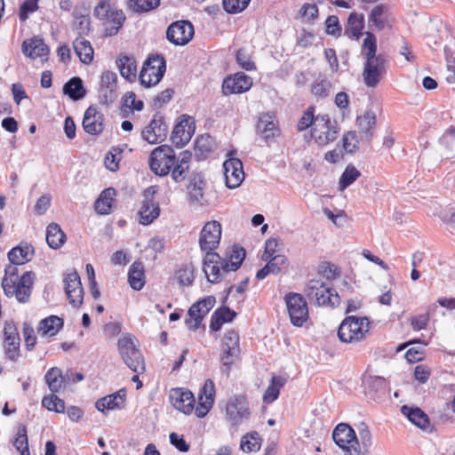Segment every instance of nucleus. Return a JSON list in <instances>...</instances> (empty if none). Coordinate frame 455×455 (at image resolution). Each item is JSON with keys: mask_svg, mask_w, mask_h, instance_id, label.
<instances>
[{"mask_svg": "<svg viewBox=\"0 0 455 455\" xmlns=\"http://www.w3.org/2000/svg\"><path fill=\"white\" fill-rule=\"evenodd\" d=\"M94 16L102 21L104 34L107 36L116 35L125 20L123 11L116 8L109 0H101L95 6Z\"/></svg>", "mask_w": 455, "mask_h": 455, "instance_id": "nucleus-5", "label": "nucleus"}, {"mask_svg": "<svg viewBox=\"0 0 455 455\" xmlns=\"http://www.w3.org/2000/svg\"><path fill=\"white\" fill-rule=\"evenodd\" d=\"M365 385L370 391L375 393L381 392L387 389V381L384 377L380 376H368L364 379Z\"/></svg>", "mask_w": 455, "mask_h": 455, "instance_id": "nucleus-58", "label": "nucleus"}, {"mask_svg": "<svg viewBox=\"0 0 455 455\" xmlns=\"http://www.w3.org/2000/svg\"><path fill=\"white\" fill-rule=\"evenodd\" d=\"M56 393H52V395L44 396L42 400V405L45 409L54 412H64L65 411V403L64 401L59 398Z\"/></svg>", "mask_w": 455, "mask_h": 455, "instance_id": "nucleus-54", "label": "nucleus"}, {"mask_svg": "<svg viewBox=\"0 0 455 455\" xmlns=\"http://www.w3.org/2000/svg\"><path fill=\"white\" fill-rule=\"evenodd\" d=\"M3 347L5 356L15 362L20 355V337L13 323H5L4 326Z\"/></svg>", "mask_w": 455, "mask_h": 455, "instance_id": "nucleus-19", "label": "nucleus"}, {"mask_svg": "<svg viewBox=\"0 0 455 455\" xmlns=\"http://www.w3.org/2000/svg\"><path fill=\"white\" fill-rule=\"evenodd\" d=\"M226 417L232 426H239L251 417V410L246 397L235 395L228 399L225 406Z\"/></svg>", "mask_w": 455, "mask_h": 455, "instance_id": "nucleus-12", "label": "nucleus"}, {"mask_svg": "<svg viewBox=\"0 0 455 455\" xmlns=\"http://www.w3.org/2000/svg\"><path fill=\"white\" fill-rule=\"evenodd\" d=\"M204 271L209 282L216 283L221 281L224 275V260L217 252L206 253L203 260Z\"/></svg>", "mask_w": 455, "mask_h": 455, "instance_id": "nucleus-24", "label": "nucleus"}, {"mask_svg": "<svg viewBox=\"0 0 455 455\" xmlns=\"http://www.w3.org/2000/svg\"><path fill=\"white\" fill-rule=\"evenodd\" d=\"M325 32L334 37H339L342 34V28L339 20L336 15H330L325 20Z\"/></svg>", "mask_w": 455, "mask_h": 455, "instance_id": "nucleus-64", "label": "nucleus"}, {"mask_svg": "<svg viewBox=\"0 0 455 455\" xmlns=\"http://www.w3.org/2000/svg\"><path fill=\"white\" fill-rule=\"evenodd\" d=\"M318 272L320 275L329 280H334L340 275V270L339 267L328 261H324L319 266Z\"/></svg>", "mask_w": 455, "mask_h": 455, "instance_id": "nucleus-62", "label": "nucleus"}, {"mask_svg": "<svg viewBox=\"0 0 455 455\" xmlns=\"http://www.w3.org/2000/svg\"><path fill=\"white\" fill-rule=\"evenodd\" d=\"M176 158L172 148L168 145H161L151 152L148 160L149 167L156 175L166 176L175 164Z\"/></svg>", "mask_w": 455, "mask_h": 455, "instance_id": "nucleus-10", "label": "nucleus"}, {"mask_svg": "<svg viewBox=\"0 0 455 455\" xmlns=\"http://www.w3.org/2000/svg\"><path fill=\"white\" fill-rule=\"evenodd\" d=\"M226 186L228 188H238L244 180L243 163L240 159L231 157L223 164Z\"/></svg>", "mask_w": 455, "mask_h": 455, "instance_id": "nucleus-25", "label": "nucleus"}, {"mask_svg": "<svg viewBox=\"0 0 455 455\" xmlns=\"http://www.w3.org/2000/svg\"><path fill=\"white\" fill-rule=\"evenodd\" d=\"M116 65L123 77L130 82L137 78V62L133 56L120 54L116 60Z\"/></svg>", "mask_w": 455, "mask_h": 455, "instance_id": "nucleus-35", "label": "nucleus"}, {"mask_svg": "<svg viewBox=\"0 0 455 455\" xmlns=\"http://www.w3.org/2000/svg\"><path fill=\"white\" fill-rule=\"evenodd\" d=\"M63 93L73 100L83 99L86 94V91L82 79L78 76L70 78L63 86Z\"/></svg>", "mask_w": 455, "mask_h": 455, "instance_id": "nucleus-44", "label": "nucleus"}, {"mask_svg": "<svg viewBox=\"0 0 455 455\" xmlns=\"http://www.w3.org/2000/svg\"><path fill=\"white\" fill-rule=\"evenodd\" d=\"M165 70L166 61L162 55H149L140 72V84L145 87L156 85L162 80Z\"/></svg>", "mask_w": 455, "mask_h": 455, "instance_id": "nucleus-8", "label": "nucleus"}, {"mask_svg": "<svg viewBox=\"0 0 455 455\" xmlns=\"http://www.w3.org/2000/svg\"><path fill=\"white\" fill-rule=\"evenodd\" d=\"M364 16L363 13L352 12L347 21L345 35L351 40L358 41L363 35Z\"/></svg>", "mask_w": 455, "mask_h": 455, "instance_id": "nucleus-31", "label": "nucleus"}, {"mask_svg": "<svg viewBox=\"0 0 455 455\" xmlns=\"http://www.w3.org/2000/svg\"><path fill=\"white\" fill-rule=\"evenodd\" d=\"M357 429L359 439L355 430L346 423L338 424L332 431L334 443L345 451V455H364L372 444L371 433L367 424L361 422Z\"/></svg>", "mask_w": 455, "mask_h": 455, "instance_id": "nucleus-2", "label": "nucleus"}, {"mask_svg": "<svg viewBox=\"0 0 455 455\" xmlns=\"http://www.w3.org/2000/svg\"><path fill=\"white\" fill-rule=\"evenodd\" d=\"M360 175V172L354 165L348 164L339 178V190H345L353 184Z\"/></svg>", "mask_w": 455, "mask_h": 455, "instance_id": "nucleus-49", "label": "nucleus"}, {"mask_svg": "<svg viewBox=\"0 0 455 455\" xmlns=\"http://www.w3.org/2000/svg\"><path fill=\"white\" fill-rule=\"evenodd\" d=\"M13 444L20 455H29L26 426L20 425L19 427Z\"/></svg>", "mask_w": 455, "mask_h": 455, "instance_id": "nucleus-53", "label": "nucleus"}, {"mask_svg": "<svg viewBox=\"0 0 455 455\" xmlns=\"http://www.w3.org/2000/svg\"><path fill=\"white\" fill-rule=\"evenodd\" d=\"M291 323L301 327L308 319V307L305 298L296 292H289L284 297Z\"/></svg>", "mask_w": 455, "mask_h": 455, "instance_id": "nucleus-13", "label": "nucleus"}, {"mask_svg": "<svg viewBox=\"0 0 455 455\" xmlns=\"http://www.w3.org/2000/svg\"><path fill=\"white\" fill-rule=\"evenodd\" d=\"M371 322L367 316L348 315L338 328V338L346 344H356L364 341L371 333Z\"/></svg>", "mask_w": 455, "mask_h": 455, "instance_id": "nucleus-4", "label": "nucleus"}, {"mask_svg": "<svg viewBox=\"0 0 455 455\" xmlns=\"http://www.w3.org/2000/svg\"><path fill=\"white\" fill-rule=\"evenodd\" d=\"M315 108L314 106L308 107L302 114L297 124V130L303 132L308 128H313L316 123Z\"/></svg>", "mask_w": 455, "mask_h": 455, "instance_id": "nucleus-50", "label": "nucleus"}, {"mask_svg": "<svg viewBox=\"0 0 455 455\" xmlns=\"http://www.w3.org/2000/svg\"><path fill=\"white\" fill-rule=\"evenodd\" d=\"M35 279L36 274L33 271H25L20 275L19 268L6 265L1 284L6 297H14L19 302L26 303L31 296Z\"/></svg>", "mask_w": 455, "mask_h": 455, "instance_id": "nucleus-3", "label": "nucleus"}, {"mask_svg": "<svg viewBox=\"0 0 455 455\" xmlns=\"http://www.w3.org/2000/svg\"><path fill=\"white\" fill-rule=\"evenodd\" d=\"M215 298L212 296L205 297L192 304L188 311V317L185 323L188 330H197L207 314L215 305Z\"/></svg>", "mask_w": 455, "mask_h": 455, "instance_id": "nucleus-14", "label": "nucleus"}, {"mask_svg": "<svg viewBox=\"0 0 455 455\" xmlns=\"http://www.w3.org/2000/svg\"><path fill=\"white\" fill-rule=\"evenodd\" d=\"M359 129L364 132H370L376 124V117L372 112H365L362 116L357 118Z\"/></svg>", "mask_w": 455, "mask_h": 455, "instance_id": "nucleus-61", "label": "nucleus"}, {"mask_svg": "<svg viewBox=\"0 0 455 455\" xmlns=\"http://www.w3.org/2000/svg\"><path fill=\"white\" fill-rule=\"evenodd\" d=\"M235 60L238 65L246 71H252L256 69L254 61L251 60V54L244 48L237 50Z\"/></svg>", "mask_w": 455, "mask_h": 455, "instance_id": "nucleus-57", "label": "nucleus"}, {"mask_svg": "<svg viewBox=\"0 0 455 455\" xmlns=\"http://www.w3.org/2000/svg\"><path fill=\"white\" fill-rule=\"evenodd\" d=\"M125 391L122 389L99 399L95 403V407L104 414L109 411L121 410L125 406Z\"/></svg>", "mask_w": 455, "mask_h": 455, "instance_id": "nucleus-27", "label": "nucleus"}, {"mask_svg": "<svg viewBox=\"0 0 455 455\" xmlns=\"http://www.w3.org/2000/svg\"><path fill=\"white\" fill-rule=\"evenodd\" d=\"M196 130L195 120L192 116L183 115L175 125L171 135L172 142L177 148H183L191 140Z\"/></svg>", "mask_w": 455, "mask_h": 455, "instance_id": "nucleus-21", "label": "nucleus"}, {"mask_svg": "<svg viewBox=\"0 0 455 455\" xmlns=\"http://www.w3.org/2000/svg\"><path fill=\"white\" fill-rule=\"evenodd\" d=\"M245 250L237 244L231 246L223 257L224 271L231 272L236 271L245 259Z\"/></svg>", "mask_w": 455, "mask_h": 455, "instance_id": "nucleus-30", "label": "nucleus"}, {"mask_svg": "<svg viewBox=\"0 0 455 455\" xmlns=\"http://www.w3.org/2000/svg\"><path fill=\"white\" fill-rule=\"evenodd\" d=\"M253 79L245 73L239 71L227 76L221 84V92L225 96L242 94L251 90Z\"/></svg>", "mask_w": 455, "mask_h": 455, "instance_id": "nucleus-16", "label": "nucleus"}, {"mask_svg": "<svg viewBox=\"0 0 455 455\" xmlns=\"http://www.w3.org/2000/svg\"><path fill=\"white\" fill-rule=\"evenodd\" d=\"M23 54L33 60H39L44 64L48 61L50 49L42 38L34 36L25 40L21 45Z\"/></svg>", "mask_w": 455, "mask_h": 455, "instance_id": "nucleus-22", "label": "nucleus"}, {"mask_svg": "<svg viewBox=\"0 0 455 455\" xmlns=\"http://www.w3.org/2000/svg\"><path fill=\"white\" fill-rule=\"evenodd\" d=\"M401 411L412 424L419 428L427 429L429 427L430 421L428 416L419 407H409L407 405H403L402 406Z\"/></svg>", "mask_w": 455, "mask_h": 455, "instance_id": "nucleus-43", "label": "nucleus"}, {"mask_svg": "<svg viewBox=\"0 0 455 455\" xmlns=\"http://www.w3.org/2000/svg\"><path fill=\"white\" fill-rule=\"evenodd\" d=\"M22 334L28 350H32L36 344V335L31 323L25 322L22 325Z\"/></svg>", "mask_w": 455, "mask_h": 455, "instance_id": "nucleus-63", "label": "nucleus"}, {"mask_svg": "<svg viewBox=\"0 0 455 455\" xmlns=\"http://www.w3.org/2000/svg\"><path fill=\"white\" fill-rule=\"evenodd\" d=\"M339 133L337 122L328 114L316 115V123L310 130V136L318 147H325L333 142Z\"/></svg>", "mask_w": 455, "mask_h": 455, "instance_id": "nucleus-6", "label": "nucleus"}, {"mask_svg": "<svg viewBox=\"0 0 455 455\" xmlns=\"http://www.w3.org/2000/svg\"><path fill=\"white\" fill-rule=\"evenodd\" d=\"M63 319L57 315H50L41 320L37 326V333L42 338L55 336L63 327Z\"/></svg>", "mask_w": 455, "mask_h": 455, "instance_id": "nucleus-34", "label": "nucleus"}, {"mask_svg": "<svg viewBox=\"0 0 455 455\" xmlns=\"http://www.w3.org/2000/svg\"><path fill=\"white\" fill-rule=\"evenodd\" d=\"M189 162H190V154L188 152H184L179 157L176 158L175 164H173L170 173L172 179L177 182H183L188 174L189 172Z\"/></svg>", "mask_w": 455, "mask_h": 455, "instance_id": "nucleus-37", "label": "nucleus"}, {"mask_svg": "<svg viewBox=\"0 0 455 455\" xmlns=\"http://www.w3.org/2000/svg\"><path fill=\"white\" fill-rule=\"evenodd\" d=\"M46 242L52 249L60 248L67 241V235L63 229H47Z\"/></svg>", "mask_w": 455, "mask_h": 455, "instance_id": "nucleus-52", "label": "nucleus"}, {"mask_svg": "<svg viewBox=\"0 0 455 455\" xmlns=\"http://www.w3.org/2000/svg\"><path fill=\"white\" fill-rule=\"evenodd\" d=\"M343 148L347 153H355L359 148V140L355 132H347L342 138Z\"/></svg>", "mask_w": 455, "mask_h": 455, "instance_id": "nucleus-60", "label": "nucleus"}, {"mask_svg": "<svg viewBox=\"0 0 455 455\" xmlns=\"http://www.w3.org/2000/svg\"><path fill=\"white\" fill-rule=\"evenodd\" d=\"M72 15L78 33L87 34L91 25L90 8L84 4H77L74 8Z\"/></svg>", "mask_w": 455, "mask_h": 455, "instance_id": "nucleus-36", "label": "nucleus"}, {"mask_svg": "<svg viewBox=\"0 0 455 455\" xmlns=\"http://www.w3.org/2000/svg\"><path fill=\"white\" fill-rule=\"evenodd\" d=\"M307 298L319 306L334 307L339 304V297L336 291L320 280H310L305 290Z\"/></svg>", "mask_w": 455, "mask_h": 455, "instance_id": "nucleus-11", "label": "nucleus"}, {"mask_svg": "<svg viewBox=\"0 0 455 455\" xmlns=\"http://www.w3.org/2000/svg\"><path fill=\"white\" fill-rule=\"evenodd\" d=\"M388 7L387 4L375 5L368 16L369 26L377 29L383 30L387 23V13Z\"/></svg>", "mask_w": 455, "mask_h": 455, "instance_id": "nucleus-42", "label": "nucleus"}, {"mask_svg": "<svg viewBox=\"0 0 455 455\" xmlns=\"http://www.w3.org/2000/svg\"><path fill=\"white\" fill-rule=\"evenodd\" d=\"M35 254L34 247L28 243H21L13 247L7 254L9 264L19 268L30 261Z\"/></svg>", "mask_w": 455, "mask_h": 455, "instance_id": "nucleus-28", "label": "nucleus"}, {"mask_svg": "<svg viewBox=\"0 0 455 455\" xmlns=\"http://www.w3.org/2000/svg\"><path fill=\"white\" fill-rule=\"evenodd\" d=\"M365 38L363 39L362 50L365 55L366 60L377 59V38L375 35L370 31L364 33Z\"/></svg>", "mask_w": 455, "mask_h": 455, "instance_id": "nucleus-48", "label": "nucleus"}, {"mask_svg": "<svg viewBox=\"0 0 455 455\" xmlns=\"http://www.w3.org/2000/svg\"><path fill=\"white\" fill-rule=\"evenodd\" d=\"M287 379L281 375H274L265 390L262 400L266 404L274 403L279 396L281 389L285 386Z\"/></svg>", "mask_w": 455, "mask_h": 455, "instance_id": "nucleus-38", "label": "nucleus"}, {"mask_svg": "<svg viewBox=\"0 0 455 455\" xmlns=\"http://www.w3.org/2000/svg\"><path fill=\"white\" fill-rule=\"evenodd\" d=\"M257 132L260 138L266 142L273 140L280 135L278 121L269 115H263L259 117L257 124Z\"/></svg>", "mask_w": 455, "mask_h": 455, "instance_id": "nucleus-29", "label": "nucleus"}, {"mask_svg": "<svg viewBox=\"0 0 455 455\" xmlns=\"http://www.w3.org/2000/svg\"><path fill=\"white\" fill-rule=\"evenodd\" d=\"M205 181L202 179H194L188 186V200L196 205H208L212 199L209 193H204Z\"/></svg>", "mask_w": 455, "mask_h": 455, "instance_id": "nucleus-26", "label": "nucleus"}, {"mask_svg": "<svg viewBox=\"0 0 455 455\" xmlns=\"http://www.w3.org/2000/svg\"><path fill=\"white\" fill-rule=\"evenodd\" d=\"M128 283L134 291H140L146 283L144 265L140 261H134L128 271Z\"/></svg>", "mask_w": 455, "mask_h": 455, "instance_id": "nucleus-39", "label": "nucleus"}, {"mask_svg": "<svg viewBox=\"0 0 455 455\" xmlns=\"http://www.w3.org/2000/svg\"><path fill=\"white\" fill-rule=\"evenodd\" d=\"M216 389L214 382L208 379L200 388L197 397V404L194 394L186 388L176 387L170 391V401L172 405L184 414L189 415L193 411L197 418L205 417L215 401Z\"/></svg>", "mask_w": 455, "mask_h": 455, "instance_id": "nucleus-1", "label": "nucleus"}, {"mask_svg": "<svg viewBox=\"0 0 455 455\" xmlns=\"http://www.w3.org/2000/svg\"><path fill=\"white\" fill-rule=\"evenodd\" d=\"M73 47L82 63L92 64L94 59V50L88 40L82 36L77 37L73 42Z\"/></svg>", "mask_w": 455, "mask_h": 455, "instance_id": "nucleus-41", "label": "nucleus"}, {"mask_svg": "<svg viewBox=\"0 0 455 455\" xmlns=\"http://www.w3.org/2000/svg\"><path fill=\"white\" fill-rule=\"evenodd\" d=\"M239 340V334L235 330L227 331L223 336L220 363L221 370L227 374L229 373L232 365L239 360L241 354Z\"/></svg>", "mask_w": 455, "mask_h": 455, "instance_id": "nucleus-9", "label": "nucleus"}, {"mask_svg": "<svg viewBox=\"0 0 455 455\" xmlns=\"http://www.w3.org/2000/svg\"><path fill=\"white\" fill-rule=\"evenodd\" d=\"M139 213L140 224L147 226L159 216L160 209L158 204L153 201H146L142 204Z\"/></svg>", "mask_w": 455, "mask_h": 455, "instance_id": "nucleus-46", "label": "nucleus"}, {"mask_svg": "<svg viewBox=\"0 0 455 455\" xmlns=\"http://www.w3.org/2000/svg\"><path fill=\"white\" fill-rule=\"evenodd\" d=\"M82 126L86 133L100 135L105 128V116L97 107L90 106L84 114Z\"/></svg>", "mask_w": 455, "mask_h": 455, "instance_id": "nucleus-23", "label": "nucleus"}, {"mask_svg": "<svg viewBox=\"0 0 455 455\" xmlns=\"http://www.w3.org/2000/svg\"><path fill=\"white\" fill-rule=\"evenodd\" d=\"M63 283L68 303L75 308L80 307L84 301V291L77 272L67 273Z\"/></svg>", "mask_w": 455, "mask_h": 455, "instance_id": "nucleus-17", "label": "nucleus"}, {"mask_svg": "<svg viewBox=\"0 0 455 455\" xmlns=\"http://www.w3.org/2000/svg\"><path fill=\"white\" fill-rule=\"evenodd\" d=\"M261 447V438L256 432L247 433L242 436L240 448L244 452H255Z\"/></svg>", "mask_w": 455, "mask_h": 455, "instance_id": "nucleus-47", "label": "nucleus"}, {"mask_svg": "<svg viewBox=\"0 0 455 455\" xmlns=\"http://www.w3.org/2000/svg\"><path fill=\"white\" fill-rule=\"evenodd\" d=\"M122 154L123 150L119 148H111L104 158V164L106 168L111 172H116L119 169Z\"/></svg>", "mask_w": 455, "mask_h": 455, "instance_id": "nucleus-51", "label": "nucleus"}, {"mask_svg": "<svg viewBox=\"0 0 455 455\" xmlns=\"http://www.w3.org/2000/svg\"><path fill=\"white\" fill-rule=\"evenodd\" d=\"M222 229H202L199 237V245L206 253L214 252L219 247Z\"/></svg>", "mask_w": 455, "mask_h": 455, "instance_id": "nucleus-33", "label": "nucleus"}, {"mask_svg": "<svg viewBox=\"0 0 455 455\" xmlns=\"http://www.w3.org/2000/svg\"><path fill=\"white\" fill-rule=\"evenodd\" d=\"M251 0H223V9L228 13H239L245 10Z\"/></svg>", "mask_w": 455, "mask_h": 455, "instance_id": "nucleus-59", "label": "nucleus"}, {"mask_svg": "<svg viewBox=\"0 0 455 455\" xmlns=\"http://www.w3.org/2000/svg\"><path fill=\"white\" fill-rule=\"evenodd\" d=\"M265 261L270 266L272 274H278L289 267L288 259L281 253L271 256Z\"/></svg>", "mask_w": 455, "mask_h": 455, "instance_id": "nucleus-56", "label": "nucleus"}, {"mask_svg": "<svg viewBox=\"0 0 455 455\" xmlns=\"http://www.w3.org/2000/svg\"><path fill=\"white\" fill-rule=\"evenodd\" d=\"M160 0H129V7L136 12H147L157 8Z\"/></svg>", "mask_w": 455, "mask_h": 455, "instance_id": "nucleus-55", "label": "nucleus"}, {"mask_svg": "<svg viewBox=\"0 0 455 455\" xmlns=\"http://www.w3.org/2000/svg\"><path fill=\"white\" fill-rule=\"evenodd\" d=\"M116 191L114 188H105L94 203L97 213L109 214L116 204Z\"/></svg>", "mask_w": 455, "mask_h": 455, "instance_id": "nucleus-32", "label": "nucleus"}, {"mask_svg": "<svg viewBox=\"0 0 455 455\" xmlns=\"http://www.w3.org/2000/svg\"><path fill=\"white\" fill-rule=\"evenodd\" d=\"M118 352L124 363L135 373H144L146 370L144 357L135 344L134 338L123 336L117 342Z\"/></svg>", "mask_w": 455, "mask_h": 455, "instance_id": "nucleus-7", "label": "nucleus"}, {"mask_svg": "<svg viewBox=\"0 0 455 455\" xmlns=\"http://www.w3.org/2000/svg\"><path fill=\"white\" fill-rule=\"evenodd\" d=\"M168 133V125L164 117L160 113L153 116L148 125L141 132L142 139L150 144H158L163 142Z\"/></svg>", "mask_w": 455, "mask_h": 455, "instance_id": "nucleus-18", "label": "nucleus"}, {"mask_svg": "<svg viewBox=\"0 0 455 455\" xmlns=\"http://www.w3.org/2000/svg\"><path fill=\"white\" fill-rule=\"evenodd\" d=\"M216 143L210 134H203L195 140L194 151L198 159L207 158L215 149Z\"/></svg>", "mask_w": 455, "mask_h": 455, "instance_id": "nucleus-40", "label": "nucleus"}, {"mask_svg": "<svg viewBox=\"0 0 455 455\" xmlns=\"http://www.w3.org/2000/svg\"><path fill=\"white\" fill-rule=\"evenodd\" d=\"M386 73V59L378 55L377 59L366 60L364 62L363 76L368 87L374 88Z\"/></svg>", "mask_w": 455, "mask_h": 455, "instance_id": "nucleus-20", "label": "nucleus"}, {"mask_svg": "<svg viewBox=\"0 0 455 455\" xmlns=\"http://www.w3.org/2000/svg\"><path fill=\"white\" fill-rule=\"evenodd\" d=\"M44 380L52 393L60 392L66 382L61 370L58 367L49 369L44 375Z\"/></svg>", "mask_w": 455, "mask_h": 455, "instance_id": "nucleus-45", "label": "nucleus"}, {"mask_svg": "<svg viewBox=\"0 0 455 455\" xmlns=\"http://www.w3.org/2000/svg\"><path fill=\"white\" fill-rule=\"evenodd\" d=\"M195 29L193 24L185 20L171 23L166 29L167 40L174 45L184 46L194 37Z\"/></svg>", "mask_w": 455, "mask_h": 455, "instance_id": "nucleus-15", "label": "nucleus"}]
</instances>
